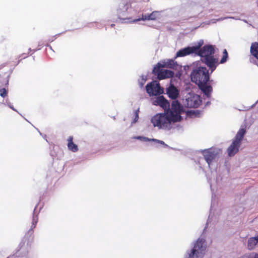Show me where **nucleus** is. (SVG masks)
<instances>
[{"instance_id": "nucleus-2", "label": "nucleus", "mask_w": 258, "mask_h": 258, "mask_svg": "<svg viewBox=\"0 0 258 258\" xmlns=\"http://www.w3.org/2000/svg\"><path fill=\"white\" fill-rule=\"evenodd\" d=\"M151 122L154 126L159 128L170 129L172 122H175L172 117L166 112L164 113L157 114L151 119Z\"/></svg>"}, {"instance_id": "nucleus-19", "label": "nucleus", "mask_w": 258, "mask_h": 258, "mask_svg": "<svg viewBox=\"0 0 258 258\" xmlns=\"http://www.w3.org/2000/svg\"><path fill=\"white\" fill-rule=\"evenodd\" d=\"M250 53L258 60V42H255L251 44Z\"/></svg>"}, {"instance_id": "nucleus-12", "label": "nucleus", "mask_w": 258, "mask_h": 258, "mask_svg": "<svg viewBox=\"0 0 258 258\" xmlns=\"http://www.w3.org/2000/svg\"><path fill=\"white\" fill-rule=\"evenodd\" d=\"M192 53H195L192 47L188 46L178 50L176 54L175 58L178 57H184Z\"/></svg>"}, {"instance_id": "nucleus-1", "label": "nucleus", "mask_w": 258, "mask_h": 258, "mask_svg": "<svg viewBox=\"0 0 258 258\" xmlns=\"http://www.w3.org/2000/svg\"><path fill=\"white\" fill-rule=\"evenodd\" d=\"M215 52V47L212 45H205L196 53L202 58V61L210 69L212 73L216 69L218 61L214 54Z\"/></svg>"}, {"instance_id": "nucleus-17", "label": "nucleus", "mask_w": 258, "mask_h": 258, "mask_svg": "<svg viewBox=\"0 0 258 258\" xmlns=\"http://www.w3.org/2000/svg\"><path fill=\"white\" fill-rule=\"evenodd\" d=\"M257 244H258V240L256 236L250 237L248 239L247 248L249 250L253 249Z\"/></svg>"}, {"instance_id": "nucleus-4", "label": "nucleus", "mask_w": 258, "mask_h": 258, "mask_svg": "<svg viewBox=\"0 0 258 258\" xmlns=\"http://www.w3.org/2000/svg\"><path fill=\"white\" fill-rule=\"evenodd\" d=\"M205 243L204 239L199 238L189 254L188 258H202L206 249Z\"/></svg>"}, {"instance_id": "nucleus-14", "label": "nucleus", "mask_w": 258, "mask_h": 258, "mask_svg": "<svg viewBox=\"0 0 258 258\" xmlns=\"http://www.w3.org/2000/svg\"><path fill=\"white\" fill-rule=\"evenodd\" d=\"M199 89L205 94L207 97H210L211 93L213 91L211 85H207V83H203L198 85Z\"/></svg>"}, {"instance_id": "nucleus-11", "label": "nucleus", "mask_w": 258, "mask_h": 258, "mask_svg": "<svg viewBox=\"0 0 258 258\" xmlns=\"http://www.w3.org/2000/svg\"><path fill=\"white\" fill-rule=\"evenodd\" d=\"M240 146V144L238 143H237L233 141L227 150L228 156L230 157L234 156L238 152Z\"/></svg>"}, {"instance_id": "nucleus-31", "label": "nucleus", "mask_w": 258, "mask_h": 258, "mask_svg": "<svg viewBox=\"0 0 258 258\" xmlns=\"http://www.w3.org/2000/svg\"><path fill=\"white\" fill-rule=\"evenodd\" d=\"M158 141V142H160L159 141ZM160 142H161V143H163V141H160Z\"/></svg>"}, {"instance_id": "nucleus-20", "label": "nucleus", "mask_w": 258, "mask_h": 258, "mask_svg": "<svg viewBox=\"0 0 258 258\" xmlns=\"http://www.w3.org/2000/svg\"><path fill=\"white\" fill-rule=\"evenodd\" d=\"M176 66L177 63L173 59H168L166 62H163V64L161 63V67L170 69H174Z\"/></svg>"}, {"instance_id": "nucleus-13", "label": "nucleus", "mask_w": 258, "mask_h": 258, "mask_svg": "<svg viewBox=\"0 0 258 258\" xmlns=\"http://www.w3.org/2000/svg\"><path fill=\"white\" fill-rule=\"evenodd\" d=\"M203 155L205 160L209 165H210L216 157L215 152L212 151L211 149L206 150Z\"/></svg>"}, {"instance_id": "nucleus-23", "label": "nucleus", "mask_w": 258, "mask_h": 258, "mask_svg": "<svg viewBox=\"0 0 258 258\" xmlns=\"http://www.w3.org/2000/svg\"><path fill=\"white\" fill-rule=\"evenodd\" d=\"M228 57V52H227L226 49H224V50L223 51V56H222L221 59L220 60V63H223L225 62L227 60Z\"/></svg>"}, {"instance_id": "nucleus-18", "label": "nucleus", "mask_w": 258, "mask_h": 258, "mask_svg": "<svg viewBox=\"0 0 258 258\" xmlns=\"http://www.w3.org/2000/svg\"><path fill=\"white\" fill-rule=\"evenodd\" d=\"M245 132L246 131L244 128L240 129L237 133L233 142H236L237 143H238V144H241V142L244 137Z\"/></svg>"}, {"instance_id": "nucleus-7", "label": "nucleus", "mask_w": 258, "mask_h": 258, "mask_svg": "<svg viewBox=\"0 0 258 258\" xmlns=\"http://www.w3.org/2000/svg\"><path fill=\"white\" fill-rule=\"evenodd\" d=\"M146 89L150 96H156L163 93V89L160 87L159 83L156 81L148 84Z\"/></svg>"}, {"instance_id": "nucleus-27", "label": "nucleus", "mask_w": 258, "mask_h": 258, "mask_svg": "<svg viewBox=\"0 0 258 258\" xmlns=\"http://www.w3.org/2000/svg\"><path fill=\"white\" fill-rule=\"evenodd\" d=\"M188 113H189L190 114H195V111H189L188 112Z\"/></svg>"}, {"instance_id": "nucleus-8", "label": "nucleus", "mask_w": 258, "mask_h": 258, "mask_svg": "<svg viewBox=\"0 0 258 258\" xmlns=\"http://www.w3.org/2000/svg\"><path fill=\"white\" fill-rule=\"evenodd\" d=\"M186 106L189 108H197L201 103L200 96L197 94H194L187 98L186 100Z\"/></svg>"}, {"instance_id": "nucleus-21", "label": "nucleus", "mask_w": 258, "mask_h": 258, "mask_svg": "<svg viewBox=\"0 0 258 258\" xmlns=\"http://www.w3.org/2000/svg\"><path fill=\"white\" fill-rule=\"evenodd\" d=\"M203 44L204 41L203 40H201L198 42V44L197 45L191 46L195 54L198 52V51H199L200 49L202 48L201 46L203 45Z\"/></svg>"}, {"instance_id": "nucleus-30", "label": "nucleus", "mask_w": 258, "mask_h": 258, "mask_svg": "<svg viewBox=\"0 0 258 258\" xmlns=\"http://www.w3.org/2000/svg\"><path fill=\"white\" fill-rule=\"evenodd\" d=\"M152 140H153V141H157V140H156V139H153Z\"/></svg>"}, {"instance_id": "nucleus-10", "label": "nucleus", "mask_w": 258, "mask_h": 258, "mask_svg": "<svg viewBox=\"0 0 258 258\" xmlns=\"http://www.w3.org/2000/svg\"><path fill=\"white\" fill-rule=\"evenodd\" d=\"M167 94L169 98L175 100L179 95V91L173 84H171L167 89Z\"/></svg>"}, {"instance_id": "nucleus-3", "label": "nucleus", "mask_w": 258, "mask_h": 258, "mask_svg": "<svg viewBox=\"0 0 258 258\" xmlns=\"http://www.w3.org/2000/svg\"><path fill=\"white\" fill-rule=\"evenodd\" d=\"M190 78L191 81L198 85L207 83L210 79L209 70L206 67H199L192 71Z\"/></svg>"}, {"instance_id": "nucleus-5", "label": "nucleus", "mask_w": 258, "mask_h": 258, "mask_svg": "<svg viewBox=\"0 0 258 258\" xmlns=\"http://www.w3.org/2000/svg\"><path fill=\"white\" fill-rule=\"evenodd\" d=\"M182 111V106L177 100H174L171 103V108L167 109L166 112L172 117L174 122H178L181 118L180 114Z\"/></svg>"}, {"instance_id": "nucleus-25", "label": "nucleus", "mask_w": 258, "mask_h": 258, "mask_svg": "<svg viewBox=\"0 0 258 258\" xmlns=\"http://www.w3.org/2000/svg\"><path fill=\"white\" fill-rule=\"evenodd\" d=\"M139 110H136L135 112V118L134 119V122H136L139 119Z\"/></svg>"}, {"instance_id": "nucleus-28", "label": "nucleus", "mask_w": 258, "mask_h": 258, "mask_svg": "<svg viewBox=\"0 0 258 258\" xmlns=\"http://www.w3.org/2000/svg\"><path fill=\"white\" fill-rule=\"evenodd\" d=\"M24 55L23 57V58L27 57L28 56V54H23Z\"/></svg>"}, {"instance_id": "nucleus-22", "label": "nucleus", "mask_w": 258, "mask_h": 258, "mask_svg": "<svg viewBox=\"0 0 258 258\" xmlns=\"http://www.w3.org/2000/svg\"><path fill=\"white\" fill-rule=\"evenodd\" d=\"M37 222H38V218H37V216L35 217V216H33V220H32V225H31V230H30L28 232V233H30L31 234H32V233H33V229L35 228Z\"/></svg>"}, {"instance_id": "nucleus-15", "label": "nucleus", "mask_w": 258, "mask_h": 258, "mask_svg": "<svg viewBox=\"0 0 258 258\" xmlns=\"http://www.w3.org/2000/svg\"><path fill=\"white\" fill-rule=\"evenodd\" d=\"M74 138L73 136H70L68 140L67 146L68 149L73 152H77L79 150L78 146L73 142Z\"/></svg>"}, {"instance_id": "nucleus-32", "label": "nucleus", "mask_w": 258, "mask_h": 258, "mask_svg": "<svg viewBox=\"0 0 258 258\" xmlns=\"http://www.w3.org/2000/svg\"><path fill=\"white\" fill-rule=\"evenodd\" d=\"M127 7H126V8H125V11H126V10H127Z\"/></svg>"}, {"instance_id": "nucleus-26", "label": "nucleus", "mask_w": 258, "mask_h": 258, "mask_svg": "<svg viewBox=\"0 0 258 258\" xmlns=\"http://www.w3.org/2000/svg\"><path fill=\"white\" fill-rule=\"evenodd\" d=\"M136 139H143L144 140V141H149L150 140L147 138H146V137H140V136H139V137H137L136 138Z\"/></svg>"}, {"instance_id": "nucleus-29", "label": "nucleus", "mask_w": 258, "mask_h": 258, "mask_svg": "<svg viewBox=\"0 0 258 258\" xmlns=\"http://www.w3.org/2000/svg\"><path fill=\"white\" fill-rule=\"evenodd\" d=\"M114 25H115L114 24H111V27H113V26H114Z\"/></svg>"}, {"instance_id": "nucleus-9", "label": "nucleus", "mask_w": 258, "mask_h": 258, "mask_svg": "<svg viewBox=\"0 0 258 258\" xmlns=\"http://www.w3.org/2000/svg\"><path fill=\"white\" fill-rule=\"evenodd\" d=\"M154 104L161 106L164 109V111H166L170 106L169 102L163 96H159L156 98Z\"/></svg>"}, {"instance_id": "nucleus-6", "label": "nucleus", "mask_w": 258, "mask_h": 258, "mask_svg": "<svg viewBox=\"0 0 258 258\" xmlns=\"http://www.w3.org/2000/svg\"><path fill=\"white\" fill-rule=\"evenodd\" d=\"M160 63H158L153 70V74L157 76L159 80H163L167 78H170L173 77L174 72L170 70H162Z\"/></svg>"}, {"instance_id": "nucleus-24", "label": "nucleus", "mask_w": 258, "mask_h": 258, "mask_svg": "<svg viewBox=\"0 0 258 258\" xmlns=\"http://www.w3.org/2000/svg\"><path fill=\"white\" fill-rule=\"evenodd\" d=\"M0 95L3 97H5L7 95V91L5 88L0 89Z\"/></svg>"}, {"instance_id": "nucleus-16", "label": "nucleus", "mask_w": 258, "mask_h": 258, "mask_svg": "<svg viewBox=\"0 0 258 258\" xmlns=\"http://www.w3.org/2000/svg\"><path fill=\"white\" fill-rule=\"evenodd\" d=\"M158 13V11H154L150 14L142 15V18L137 19L136 21L140 20H155L157 19V14Z\"/></svg>"}]
</instances>
